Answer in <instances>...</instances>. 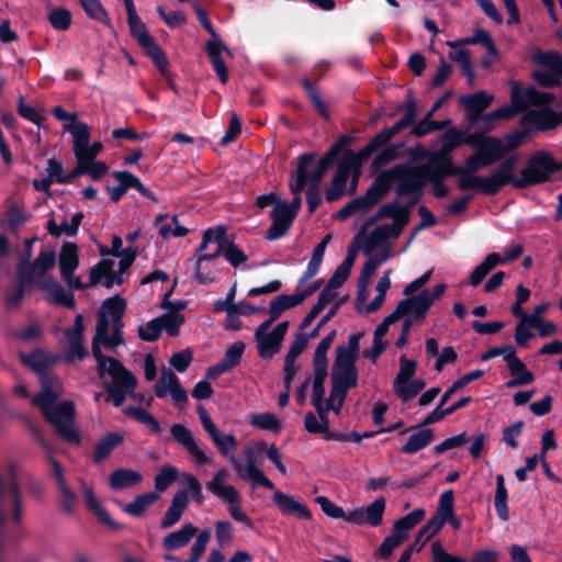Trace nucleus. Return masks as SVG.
<instances>
[{
    "label": "nucleus",
    "mask_w": 562,
    "mask_h": 562,
    "mask_svg": "<svg viewBox=\"0 0 562 562\" xmlns=\"http://www.w3.org/2000/svg\"><path fill=\"white\" fill-rule=\"evenodd\" d=\"M131 34L142 46L145 53L153 59L161 75L167 76L168 59L160 47L155 43L151 35L147 32L145 24L138 16L127 20Z\"/></svg>",
    "instance_id": "14"
},
{
    "label": "nucleus",
    "mask_w": 562,
    "mask_h": 562,
    "mask_svg": "<svg viewBox=\"0 0 562 562\" xmlns=\"http://www.w3.org/2000/svg\"><path fill=\"white\" fill-rule=\"evenodd\" d=\"M330 165L329 158H317L314 154H304L297 159V167L290 180L292 193H301L305 187H317Z\"/></svg>",
    "instance_id": "9"
},
{
    "label": "nucleus",
    "mask_w": 562,
    "mask_h": 562,
    "mask_svg": "<svg viewBox=\"0 0 562 562\" xmlns=\"http://www.w3.org/2000/svg\"><path fill=\"white\" fill-rule=\"evenodd\" d=\"M506 363L510 374L514 376L506 383L508 387L526 385L535 380L533 373L529 371L526 364L516 356V350L508 358Z\"/></svg>",
    "instance_id": "33"
},
{
    "label": "nucleus",
    "mask_w": 562,
    "mask_h": 562,
    "mask_svg": "<svg viewBox=\"0 0 562 562\" xmlns=\"http://www.w3.org/2000/svg\"><path fill=\"white\" fill-rule=\"evenodd\" d=\"M425 515L426 513L423 508L411 512L394 522L392 533L404 541L408 532L425 518Z\"/></svg>",
    "instance_id": "40"
},
{
    "label": "nucleus",
    "mask_w": 562,
    "mask_h": 562,
    "mask_svg": "<svg viewBox=\"0 0 562 562\" xmlns=\"http://www.w3.org/2000/svg\"><path fill=\"white\" fill-rule=\"evenodd\" d=\"M446 165L447 167L443 172L447 175H456L458 177L457 186L459 190H474L486 195H492L498 192L491 175L487 177L477 176L475 172L452 167L449 160Z\"/></svg>",
    "instance_id": "16"
},
{
    "label": "nucleus",
    "mask_w": 562,
    "mask_h": 562,
    "mask_svg": "<svg viewBox=\"0 0 562 562\" xmlns=\"http://www.w3.org/2000/svg\"><path fill=\"white\" fill-rule=\"evenodd\" d=\"M415 120V103L412 101L407 104V113L393 126L384 128L380 132V138L386 139L389 142L392 137H394L400 131L408 126Z\"/></svg>",
    "instance_id": "59"
},
{
    "label": "nucleus",
    "mask_w": 562,
    "mask_h": 562,
    "mask_svg": "<svg viewBox=\"0 0 562 562\" xmlns=\"http://www.w3.org/2000/svg\"><path fill=\"white\" fill-rule=\"evenodd\" d=\"M154 389L157 397L170 396L172 402L180 408H183L188 403L187 391L181 386L178 376L167 368L161 369L160 378Z\"/></svg>",
    "instance_id": "19"
},
{
    "label": "nucleus",
    "mask_w": 562,
    "mask_h": 562,
    "mask_svg": "<svg viewBox=\"0 0 562 562\" xmlns=\"http://www.w3.org/2000/svg\"><path fill=\"white\" fill-rule=\"evenodd\" d=\"M43 293L44 299L53 305H59L68 308L75 307L74 294L67 290L55 279H46L35 286Z\"/></svg>",
    "instance_id": "23"
},
{
    "label": "nucleus",
    "mask_w": 562,
    "mask_h": 562,
    "mask_svg": "<svg viewBox=\"0 0 562 562\" xmlns=\"http://www.w3.org/2000/svg\"><path fill=\"white\" fill-rule=\"evenodd\" d=\"M81 494L87 503L88 508L94 513L98 520L113 529H117L119 525L111 518L109 513L102 507L101 503L94 495L92 486L88 485L85 481H79Z\"/></svg>",
    "instance_id": "30"
},
{
    "label": "nucleus",
    "mask_w": 562,
    "mask_h": 562,
    "mask_svg": "<svg viewBox=\"0 0 562 562\" xmlns=\"http://www.w3.org/2000/svg\"><path fill=\"white\" fill-rule=\"evenodd\" d=\"M72 136V151L75 156H81V151L88 146L90 142V127L82 122H77L66 125Z\"/></svg>",
    "instance_id": "43"
},
{
    "label": "nucleus",
    "mask_w": 562,
    "mask_h": 562,
    "mask_svg": "<svg viewBox=\"0 0 562 562\" xmlns=\"http://www.w3.org/2000/svg\"><path fill=\"white\" fill-rule=\"evenodd\" d=\"M516 162L517 156H512L491 173L497 191H499L507 183L513 184V180L516 179L513 177Z\"/></svg>",
    "instance_id": "54"
},
{
    "label": "nucleus",
    "mask_w": 562,
    "mask_h": 562,
    "mask_svg": "<svg viewBox=\"0 0 562 562\" xmlns=\"http://www.w3.org/2000/svg\"><path fill=\"white\" fill-rule=\"evenodd\" d=\"M125 414L133 416L143 425L147 426L154 434L159 435L162 429L156 418L142 407L131 406L123 411Z\"/></svg>",
    "instance_id": "57"
},
{
    "label": "nucleus",
    "mask_w": 562,
    "mask_h": 562,
    "mask_svg": "<svg viewBox=\"0 0 562 562\" xmlns=\"http://www.w3.org/2000/svg\"><path fill=\"white\" fill-rule=\"evenodd\" d=\"M553 95L540 92L533 88L520 89L517 83L512 87L510 105L502 106L491 113L482 115L480 121L507 120L520 112H525L522 122L536 130H550L558 126L562 117L550 109Z\"/></svg>",
    "instance_id": "2"
},
{
    "label": "nucleus",
    "mask_w": 562,
    "mask_h": 562,
    "mask_svg": "<svg viewBox=\"0 0 562 562\" xmlns=\"http://www.w3.org/2000/svg\"><path fill=\"white\" fill-rule=\"evenodd\" d=\"M245 461L236 456L231 457V465L237 475L244 481H251L252 485H262L269 490L274 488L273 482L266 476L263 471L256 464L252 447H246Z\"/></svg>",
    "instance_id": "15"
},
{
    "label": "nucleus",
    "mask_w": 562,
    "mask_h": 562,
    "mask_svg": "<svg viewBox=\"0 0 562 562\" xmlns=\"http://www.w3.org/2000/svg\"><path fill=\"white\" fill-rule=\"evenodd\" d=\"M386 194V188L381 182H374L367 191L363 196H359L351 202H349L346 206H344L338 216L340 218H347L350 215L357 212H363L367 209L374 205L379 200L384 198Z\"/></svg>",
    "instance_id": "22"
},
{
    "label": "nucleus",
    "mask_w": 562,
    "mask_h": 562,
    "mask_svg": "<svg viewBox=\"0 0 562 562\" xmlns=\"http://www.w3.org/2000/svg\"><path fill=\"white\" fill-rule=\"evenodd\" d=\"M22 362L35 373L43 375L57 357L44 351L35 350L29 355H21Z\"/></svg>",
    "instance_id": "41"
},
{
    "label": "nucleus",
    "mask_w": 562,
    "mask_h": 562,
    "mask_svg": "<svg viewBox=\"0 0 562 562\" xmlns=\"http://www.w3.org/2000/svg\"><path fill=\"white\" fill-rule=\"evenodd\" d=\"M501 265V255L496 252L488 254L485 259L474 268L470 277L472 286L479 285L484 278L496 267Z\"/></svg>",
    "instance_id": "52"
},
{
    "label": "nucleus",
    "mask_w": 562,
    "mask_h": 562,
    "mask_svg": "<svg viewBox=\"0 0 562 562\" xmlns=\"http://www.w3.org/2000/svg\"><path fill=\"white\" fill-rule=\"evenodd\" d=\"M386 139L380 138V133L364 147L362 148L357 155H352L349 159V162L353 170L356 172H359V168L361 164L367 160L373 151L379 148L380 146L386 144Z\"/></svg>",
    "instance_id": "58"
},
{
    "label": "nucleus",
    "mask_w": 562,
    "mask_h": 562,
    "mask_svg": "<svg viewBox=\"0 0 562 562\" xmlns=\"http://www.w3.org/2000/svg\"><path fill=\"white\" fill-rule=\"evenodd\" d=\"M245 348L246 345L243 341H235L227 348L224 358L221 361L229 371H232L240 362Z\"/></svg>",
    "instance_id": "64"
},
{
    "label": "nucleus",
    "mask_w": 562,
    "mask_h": 562,
    "mask_svg": "<svg viewBox=\"0 0 562 562\" xmlns=\"http://www.w3.org/2000/svg\"><path fill=\"white\" fill-rule=\"evenodd\" d=\"M411 206H405L398 202L386 203L382 205L376 214L368 220V224H373L381 218H392L393 224L406 226L409 220Z\"/></svg>",
    "instance_id": "31"
},
{
    "label": "nucleus",
    "mask_w": 562,
    "mask_h": 562,
    "mask_svg": "<svg viewBox=\"0 0 562 562\" xmlns=\"http://www.w3.org/2000/svg\"><path fill=\"white\" fill-rule=\"evenodd\" d=\"M156 225L164 239L182 237L188 233V228L179 224L177 216L169 218L168 215H159L156 220Z\"/></svg>",
    "instance_id": "45"
},
{
    "label": "nucleus",
    "mask_w": 562,
    "mask_h": 562,
    "mask_svg": "<svg viewBox=\"0 0 562 562\" xmlns=\"http://www.w3.org/2000/svg\"><path fill=\"white\" fill-rule=\"evenodd\" d=\"M430 180L432 178L428 177L424 168L413 169L408 166L400 165L379 176L374 182H381L385 186L387 192L390 184L398 181L396 193L400 196H405L418 193L422 187Z\"/></svg>",
    "instance_id": "8"
},
{
    "label": "nucleus",
    "mask_w": 562,
    "mask_h": 562,
    "mask_svg": "<svg viewBox=\"0 0 562 562\" xmlns=\"http://www.w3.org/2000/svg\"><path fill=\"white\" fill-rule=\"evenodd\" d=\"M314 288L308 289L304 292H295L288 295H279L273 299L269 306V315L272 316V319H277L284 311L297 306L301 304L308 295L314 292Z\"/></svg>",
    "instance_id": "32"
},
{
    "label": "nucleus",
    "mask_w": 562,
    "mask_h": 562,
    "mask_svg": "<svg viewBox=\"0 0 562 562\" xmlns=\"http://www.w3.org/2000/svg\"><path fill=\"white\" fill-rule=\"evenodd\" d=\"M532 60L540 65L542 68L562 74V56L554 50H539L533 54Z\"/></svg>",
    "instance_id": "56"
},
{
    "label": "nucleus",
    "mask_w": 562,
    "mask_h": 562,
    "mask_svg": "<svg viewBox=\"0 0 562 562\" xmlns=\"http://www.w3.org/2000/svg\"><path fill=\"white\" fill-rule=\"evenodd\" d=\"M272 501L283 515L294 516L297 519H310L311 517L307 506L293 495L276 491Z\"/></svg>",
    "instance_id": "26"
},
{
    "label": "nucleus",
    "mask_w": 562,
    "mask_h": 562,
    "mask_svg": "<svg viewBox=\"0 0 562 562\" xmlns=\"http://www.w3.org/2000/svg\"><path fill=\"white\" fill-rule=\"evenodd\" d=\"M83 317L77 315L71 328L67 329L64 339L60 341L64 357L68 362L82 360L88 356L83 339Z\"/></svg>",
    "instance_id": "17"
},
{
    "label": "nucleus",
    "mask_w": 562,
    "mask_h": 562,
    "mask_svg": "<svg viewBox=\"0 0 562 562\" xmlns=\"http://www.w3.org/2000/svg\"><path fill=\"white\" fill-rule=\"evenodd\" d=\"M416 368L415 360L400 358V370L393 381V390L403 402L413 400L425 387V382L422 379H413Z\"/></svg>",
    "instance_id": "13"
},
{
    "label": "nucleus",
    "mask_w": 562,
    "mask_h": 562,
    "mask_svg": "<svg viewBox=\"0 0 562 562\" xmlns=\"http://www.w3.org/2000/svg\"><path fill=\"white\" fill-rule=\"evenodd\" d=\"M170 432L172 438L192 456L195 462L212 463V458L198 445L192 431L184 425L173 424Z\"/></svg>",
    "instance_id": "21"
},
{
    "label": "nucleus",
    "mask_w": 562,
    "mask_h": 562,
    "mask_svg": "<svg viewBox=\"0 0 562 562\" xmlns=\"http://www.w3.org/2000/svg\"><path fill=\"white\" fill-rule=\"evenodd\" d=\"M158 498L159 495L154 492L140 494L124 505L123 510L131 516L140 517Z\"/></svg>",
    "instance_id": "50"
},
{
    "label": "nucleus",
    "mask_w": 562,
    "mask_h": 562,
    "mask_svg": "<svg viewBox=\"0 0 562 562\" xmlns=\"http://www.w3.org/2000/svg\"><path fill=\"white\" fill-rule=\"evenodd\" d=\"M82 218L83 213L81 212L75 213L69 222L63 221L60 224H58L54 218H50L47 221L46 228L53 236L59 237L61 235H66L71 237L78 233Z\"/></svg>",
    "instance_id": "39"
},
{
    "label": "nucleus",
    "mask_w": 562,
    "mask_h": 562,
    "mask_svg": "<svg viewBox=\"0 0 562 562\" xmlns=\"http://www.w3.org/2000/svg\"><path fill=\"white\" fill-rule=\"evenodd\" d=\"M178 477V470L173 465H165L155 476V488L157 492L166 491Z\"/></svg>",
    "instance_id": "62"
},
{
    "label": "nucleus",
    "mask_w": 562,
    "mask_h": 562,
    "mask_svg": "<svg viewBox=\"0 0 562 562\" xmlns=\"http://www.w3.org/2000/svg\"><path fill=\"white\" fill-rule=\"evenodd\" d=\"M10 475L3 481L0 479V498L8 497L13 505L14 508V520H19L21 516V499H20V490L14 476V467L11 464L9 467Z\"/></svg>",
    "instance_id": "34"
},
{
    "label": "nucleus",
    "mask_w": 562,
    "mask_h": 562,
    "mask_svg": "<svg viewBox=\"0 0 562 562\" xmlns=\"http://www.w3.org/2000/svg\"><path fill=\"white\" fill-rule=\"evenodd\" d=\"M465 44L467 43H462V40L447 42V45L452 48L449 53V58L460 65L463 74L468 77L470 83H472L474 80V70L470 59V53L463 47Z\"/></svg>",
    "instance_id": "36"
},
{
    "label": "nucleus",
    "mask_w": 562,
    "mask_h": 562,
    "mask_svg": "<svg viewBox=\"0 0 562 562\" xmlns=\"http://www.w3.org/2000/svg\"><path fill=\"white\" fill-rule=\"evenodd\" d=\"M356 386V378L349 362L339 359V363L334 372H331V390L326 405H321L317 416L308 412L304 418V428L310 434H326L329 429V420L327 413L334 411L339 414L344 405L347 392Z\"/></svg>",
    "instance_id": "5"
},
{
    "label": "nucleus",
    "mask_w": 562,
    "mask_h": 562,
    "mask_svg": "<svg viewBox=\"0 0 562 562\" xmlns=\"http://www.w3.org/2000/svg\"><path fill=\"white\" fill-rule=\"evenodd\" d=\"M213 229H222L223 231V243L221 255H224L226 260L233 266L238 267L247 260V256L244 251H241L234 243L228 241L226 236V228L224 226H216Z\"/></svg>",
    "instance_id": "53"
},
{
    "label": "nucleus",
    "mask_w": 562,
    "mask_h": 562,
    "mask_svg": "<svg viewBox=\"0 0 562 562\" xmlns=\"http://www.w3.org/2000/svg\"><path fill=\"white\" fill-rule=\"evenodd\" d=\"M189 503L190 499L186 491L180 490L176 492L165 517L160 520V527L162 529H167L175 526L181 519L184 510L189 506Z\"/></svg>",
    "instance_id": "29"
},
{
    "label": "nucleus",
    "mask_w": 562,
    "mask_h": 562,
    "mask_svg": "<svg viewBox=\"0 0 562 562\" xmlns=\"http://www.w3.org/2000/svg\"><path fill=\"white\" fill-rule=\"evenodd\" d=\"M196 531L198 529L193 524L187 522L182 525L178 530L169 532L167 536H165L162 539V546L167 550H178L184 548L192 540Z\"/></svg>",
    "instance_id": "35"
},
{
    "label": "nucleus",
    "mask_w": 562,
    "mask_h": 562,
    "mask_svg": "<svg viewBox=\"0 0 562 562\" xmlns=\"http://www.w3.org/2000/svg\"><path fill=\"white\" fill-rule=\"evenodd\" d=\"M330 239V236L327 235L323 238V240L314 248L312 258L307 265L306 271L304 272L303 277L301 278V282H306L319 270L321 263L324 258V254L327 247V244Z\"/></svg>",
    "instance_id": "55"
},
{
    "label": "nucleus",
    "mask_w": 562,
    "mask_h": 562,
    "mask_svg": "<svg viewBox=\"0 0 562 562\" xmlns=\"http://www.w3.org/2000/svg\"><path fill=\"white\" fill-rule=\"evenodd\" d=\"M474 136L477 138V144L471 147L475 148L482 158H484V164H490L491 166L506 154V148L502 139L492 136L485 137L477 133H474Z\"/></svg>",
    "instance_id": "27"
},
{
    "label": "nucleus",
    "mask_w": 562,
    "mask_h": 562,
    "mask_svg": "<svg viewBox=\"0 0 562 562\" xmlns=\"http://www.w3.org/2000/svg\"><path fill=\"white\" fill-rule=\"evenodd\" d=\"M493 100V95L487 94L484 91H479L471 95L464 97L462 99V103L469 110L481 112L488 108Z\"/></svg>",
    "instance_id": "61"
},
{
    "label": "nucleus",
    "mask_w": 562,
    "mask_h": 562,
    "mask_svg": "<svg viewBox=\"0 0 562 562\" xmlns=\"http://www.w3.org/2000/svg\"><path fill=\"white\" fill-rule=\"evenodd\" d=\"M78 265L79 257L77 245L74 243H65L59 252V270L63 279L71 289L82 290L94 286L100 282H102L106 289H111L114 284L122 283V274L130 262L121 259L119 261V270L115 271V259L103 258L98 265L90 269L88 283L81 282L80 278L75 276V270L78 268Z\"/></svg>",
    "instance_id": "3"
},
{
    "label": "nucleus",
    "mask_w": 562,
    "mask_h": 562,
    "mask_svg": "<svg viewBox=\"0 0 562 562\" xmlns=\"http://www.w3.org/2000/svg\"><path fill=\"white\" fill-rule=\"evenodd\" d=\"M288 322L279 323L271 331L255 334L258 351L261 358H271L281 347L288 330Z\"/></svg>",
    "instance_id": "24"
},
{
    "label": "nucleus",
    "mask_w": 562,
    "mask_h": 562,
    "mask_svg": "<svg viewBox=\"0 0 562 562\" xmlns=\"http://www.w3.org/2000/svg\"><path fill=\"white\" fill-rule=\"evenodd\" d=\"M389 251H385L381 256L370 257L362 267L360 284L366 288L371 277L375 273L376 269L389 259Z\"/></svg>",
    "instance_id": "60"
},
{
    "label": "nucleus",
    "mask_w": 562,
    "mask_h": 562,
    "mask_svg": "<svg viewBox=\"0 0 562 562\" xmlns=\"http://www.w3.org/2000/svg\"><path fill=\"white\" fill-rule=\"evenodd\" d=\"M404 227L405 226L393 223L380 225L371 232L369 241L373 246H376L384 244L390 239H395L401 235Z\"/></svg>",
    "instance_id": "51"
},
{
    "label": "nucleus",
    "mask_w": 562,
    "mask_h": 562,
    "mask_svg": "<svg viewBox=\"0 0 562 562\" xmlns=\"http://www.w3.org/2000/svg\"><path fill=\"white\" fill-rule=\"evenodd\" d=\"M87 15L104 24H109V16L100 0H80Z\"/></svg>",
    "instance_id": "63"
},
{
    "label": "nucleus",
    "mask_w": 562,
    "mask_h": 562,
    "mask_svg": "<svg viewBox=\"0 0 562 562\" xmlns=\"http://www.w3.org/2000/svg\"><path fill=\"white\" fill-rule=\"evenodd\" d=\"M496 490L494 496L495 510L503 521H507L509 518V509L507 505L508 492L505 486V479L503 474L496 476Z\"/></svg>",
    "instance_id": "48"
},
{
    "label": "nucleus",
    "mask_w": 562,
    "mask_h": 562,
    "mask_svg": "<svg viewBox=\"0 0 562 562\" xmlns=\"http://www.w3.org/2000/svg\"><path fill=\"white\" fill-rule=\"evenodd\" d=\"M223 243L222 229H206L203 234L202 243L199 251L207 252L199 256L195 260V279L201 284H210L215 279L220 271L216 259L221 255Z\"/></svg>",
    "instance_id": "6"
},
{
    "label": "nucleus",
    "mask_w": 562,
    "mask_h": 562,
    "mask_svg": "<svg viewBox=\"0 0 562 562\" xmlns=\"http://www.w3.org/2000/svg\"><path fill=\"white\" fill-rule=\"evenodd\" d=\"M272 223L267 229L266 238L268 240H276L284 236L290 229L294 216L293 213L288 210V203H277L270 212Z\"/></svg>",
    "instance_id": "25"
},
{
    "label": "nucleus",
    "mask_w": 562,
    "mask_h": 562,
    "mask_svg": "<svg viewBox=\"0 0 562 562\" xmlns=\"http://www.w3.org/2000/svg\"><path fill=\"white\" fill-rule=\"evenodd\" d=\"M434 440V431L429 428L422 429L412 434L405 445L402 447V452L413 454L427 447Z\"/></svg>",
    "instance_id": "47"
},
{
    "label": "nucleus",
    "mask_w": 562,
    "mask_h": 562,
    "mask_svg": "<svg viewBox=\"0 0 562 562\" xmlns=\"http://www.w3.org/2000/svg\"><path fill=\"white\" fill-rule=\"evenodd\" d=\"M465 144L470 147L477 144V138L473 134H467L465 132L450 128L443 134L442 150L451 151L460 145Z\"/></svg>",
    "instance_id": "46"
},
{
    "label": "nucleus",
    "mask_w": 562,
    "mask_h": 562,
    "mask_svg": "<svg viewBox=\"0 0 562 562\" xmlns=\"http://www.w3.org/2000/svg\"><path fill=\"white\" fill-rule=\"evenodd\" d=\"M56 265V257L53 251L43 250L37 258L27 263L23 258L18 267V278L23 285L37 286L43 280L50 279L49 272Z\"/></svg>",
    "instance_id": "11"
},
{
    "label": "nucleus",
    "mask_w": 562,
    "mask_h": 562,
    "mask_svg": "<svg viewBox=\"0 0 562 562\" xmlns=\"http://www.w3.org/2000/svg\"><path fill=\"white\" fill-rule=\"evenodd\" d=\"M327 378L326 367H314V374L312 378L313 398L312 404L316 411H321V405H326L324 400L325 387L324 382Z\"/></svg>",
    "instance_id": "49"
},
{
    "label": "nucleus",
    "mask_w": 562,
    "mask_h": 562,
    "mask_svg": "<svg viewBox=\"0 0 562 562\" xmlns=\"http://www.w3.org/2000/svg\"><path fill=\"white\" fill-rule=\"evenodd\" d=\"M143 481L140 472L132 469H117L109 477V484L112 490H125L138 485Z\"/></svg>",
    "instance_id": "37"
},
{
    "label": "nucleus",
    "mask_w": 562,
    "mask_h": 562,
    "mask_svg": "<svg viewBox=\"0 0 562 562\" xmlns=\"http://www.w3.org/2000/svg\"><path fill=\"white\" fill-rule=\"evenodd\" d=\"M42 391L33 398L46 419L54 426L56 432L65 440L78 445L80 437L74 426L75 408L70 401L57 403L63 395L64 387L60 380L43 376L41 379Z\"/></svg>",
    "instance_id": "4"
},
{
    "label": "nucleus",
    "mask_w": 562,
    "mask_h": 562,
    "mask_svg": "<svg viewBox=\"0 0 562 562\" xmlns=\"http://www.w3.org/2000/svg\"><path fill=\"white\" fill-rule=\"evenodd\" d=\"M557 170H562V164L555 162L548 151H536L520 170L519 177L513 180V186L526 188L544 182Z\"/></svg>",
    "instance_id": "10"
},
{
    "label": "nucleus",
    "mask_w": 562,
    "mask_h": 562,
    "mask_svg": "<svg viewBox=\"0 0 562 562\" xmlns=\"http://www.w3.org/2000/svg\"><path fill=\"white\" fill-rule=\"evenodd\" d=\"M124 308L125 302L119 296L103 302L92 341L99 376L104 382L108 401L115 407L122 406L126 395L134 391L136 379L120 361L103 356L101 346L115 348L123 342L121 329Z\"/></svg>",
    "instance_id": "1"
},
{
    "label": "nucleus",
    "mask_w": 562,
    "mask_h": 562,
    "mask_svg": "<svg viewBox=\"0 0 562 562\" xmlns=\"http://www.w3.org/2000/svg\"><path fill=\"white\" fill-rule=\"evenodd\" d=\"M123 432L115 431L105 435L95 445V449L92 457L93 462L99 463L106 459L115 448L123 443Z\"/></svg>",
    "instance_id": "38"
},
{
    "label": "nucleus",
    "mask_w": 562,
    "mask_h": 562,
    "mask_svg": "<svg viewBox=\"0 0 562 562\" xmlns=\"http://www.w3.org/2000/svg\"><path fill=\"white\" fill-rule=\"evenodd\" d=\"M198 414L204 430L210 436L220 454L227 457L231 462V457L235 456L238 445L236 437L232 434H222L202 406L198 407Z\"/></svg>",
    "instance_id": "18"
},
{
    "label": "nucleus",
    "mask_w": 562,
    "mask_h": 562,
    "mask_svg": "<svg viewBox=\"0 0 562 562\" xmlns=\"http://www.w3.org/2000/svg\"><path fill=\"white\" fill-rule=\"evenodd\" d=\"M385 506L386 504L384 497H379L366 507H358L349 512L348 517H346V522L358 526H379L383 520Z\"/></svg>",
    "instance_id": "20"
},
{
    "label": "nucleus",
    "mask_w": 562,
    "mask_h": 562,
    "mask_svg": "<svg viewBox=\"0 0 562 562\" xmlns=\"http://www.w3.org/2000/svg\"><path fill=\"white\" fill-rule=\"evenodd\" d=\"M246 420L250 426L259 430L272 432H279L281 430V420L271 412L250 414L246 417Z\"/></svg>",
    "instance_id": "44"
},
{
    "label": "nucleus",
    "mask_w": 562,
    "mask_h": 562,
    "mask_svg": "<svg viewBox=\"0 0 562 562\" xmlns=\"http://www.w3.org/2000/svg\"><path fill=\"white\" fill-rule=\"evenodd\" d=\"M446 284H437L432 291L424 290L417 295H409L405 300H402L395 311L398 316H409L417 321L423 319L434 302L438 300L446 291Z\"/></svg>",
    "instance_id": "12"
},
{
    "label": "nucleus",
    "mask_w": 562,
    "mask_h": 562,
    "mask_svg": "<svg viewBox=\"0 0 562 562\" xmlns=\"http://www.w3.org/2000/svg\"><path fill=\"white\" fill-rule=\"evenodd\" d=\"M228 471L224 468L215 471L210 481L206 482V490L227 507L231 517L238 522L250 526L251 521L241 508V496L238 490L227 482Z\"/></svg>",
    "instance_id": "7"
},
{
    "label": "nucleus",
    "mask_w": 562,
    "mask_h": 562,
    "mask_svg": "<svg viewBox=\"0 0 562 562\" xmlns=\"http://www.w3.org/2000/svg\"><path fill=\"white\" fill-rule=\"evenodd\" d=\"M206 53L221 82L226 83L228 80V71L222 58V54L227 53L232 55L231 49L217 35H214V37L206 43Z\"/></svg>",
    "instance_id": "28"
},
{
    "label": "nucleus",
    "mask_w": 562,
    "mask_h": 562,
    "mask_svg": "<svg viewBox=\"0 0 562 562\" xmlns=\"http://www.w3.org/2000/svg\"><path fill=\"white\" fill-rule=\"evenodd\" d=\"M351 169L353 168L350 164H342L339 166L333 178L331 184L326 192V199L328 201H335L344 194Z\"/></svg>",
    "instance_id": "42"
}]
</instances>
